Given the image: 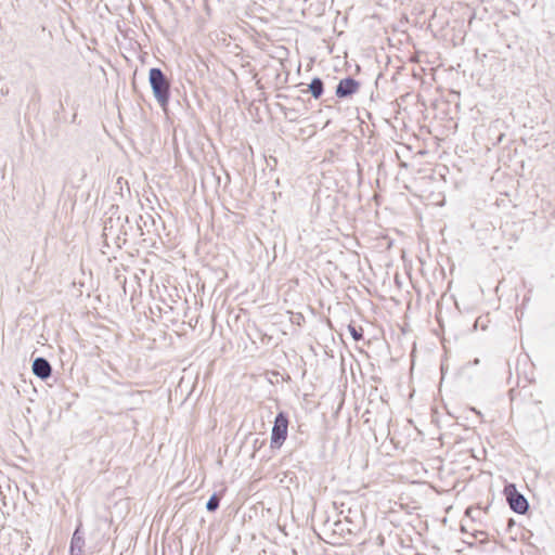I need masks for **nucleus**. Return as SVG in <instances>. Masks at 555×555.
<instances>
[{"label": "nucleus", "instance_id": "obj_1", "mask_svg": "<svg viewBox=\"0 0 555 555\" xmlns=\"http://www.w3.org/2000/svg\"><path fill=\"white\" fill-rule=\"evenodd\" d=\"M149 79L157 102L163 107H166L170 95V83L168 79L159 68H151Z\"/></svg>", "mask_w": 555, "mask_h": 555}, {"label": "nucleus", "instance_id": "obj_2", "mask_svg": "<svg viewBox=\"0 0 555 555\" xmlns=\"http://www.w3.org/2000/svg\"><path fill=\"white\" fill-rule=\"evenodd\" d=\"M504 494L509 508L519 515H526L530 505L527 498L517 490L516 485L507 482L504 487Z\"/></svg>", "mask_w": 555, "mask_h": 555}, {"label": "nucleus", "instance_id": "obj_3", "mask_svg": "<svg viewBox=\"0 0 555 555\" xmlns=\"http://www.w3.org/2000/svg\"><path fill=\"white\" fill-rule=\"evenodd\" d=\"M31 538L16 532L11 537L5 548L10 555H34L35 550L30 544Z\"/></svg>", "mask_w": 555, "mask_h": 555}, {"label": "nucleus", "instance_id": "obj_4", "mask_svg": "<svg viewBox=\"0 0 555 555\" xmlns=\"http://www.w3.org/2000/svg\"><path fill=\"white\" fill-rule=\"evenodd\" d=\"M289 418H274V424L271 430V449H280L287 438Z\"/></svg>", "mask_w": 555, "mask_h": 555}, {"label": "nucleus", "instance_id": "obj_5", "mask_svg": "<svg viewBox=\"0 0 555 555\" xmlns=\"http://www.w3.org/2000/svg\"><path fill=\"white\" fill-rule=\"evenodd\" d=\"M85 532L82 521L79 519L76 524L75 530L73 532L70 542H69V555H85Z\"/></svg>", "mask_w": 555, "mask_h": 555}, {"label": "nucleus", "instance_id": "obj_6", "mask_svg": "<svg viewBox=\"0 0 555 555\" xmlns=\"http://www.w3.org/2000/svg\"><path fill=\"white\" fill-rule=\"evenodd\" d=\"M359 89V83L352 78H346L339 81L336 95L339 98H345L353 94Z\"/></svg>", "mask_w": 555, "mask_h": 555}, {"label": "nucleus", "instance_id": "obj_7", "mask_svg": "<svg viewBox=\"0 0 555 555\" xmlns=\"http://www.w3.org/2000/svg\"><path fill=\"white\" fill-rule=\"evenodd\" d=\"M33 372L40 378H48L51 375V365L43 358H37L33 363Z\"/></svg>", "mask_w": 555, "mask_h": 555}, {"label": "nucleus", "instance_id": "obj_8", "mask_svg": "<svg viewBox=\"0 0 555 555\" xmlns=\"http://www.w3.org/2000/svg\"><path fill=\"white\" fill-rule=\"evenodd\" d=\"M403 422V429L408 438L412 437V431H415L417 435H424L423 431L418 428V426L414 423L413 418H401Z\"/></svg>", "mask_w": 555, "mask_h": 555}, {"label": "nucleus", "instance_id": "obj_9", "mask_svg": "<svg viewBox=\"0 0 555 555\" xmlns=\"http://www.w3.org/2000/svg\"><path fill=\"white\" fill-rule=\"evenodd\" d=\"M386 426H387V437H389L391 442L395 443L396 434H397L398 426H399L398 418H392V417L387 418Z\"/></svg>", "mask_w": 555, "mask_h": 555}, {"label": "nucleus", "instance_id": "obj_10", "mask_svg": "<svg viewBox=\"0 0 555 555\" xmlns=\"http://www.w3.org/2000/svg\"><path fill=\"white\" fill-rule=\"evenodd\" d=\"M309 90L315 99H319L323 93V82L320 78H314L309 85Z\"/></svg>", "mask_w": 555, "mask_h": 555}, {"label": "nucleus", "instance_id": "obj_11", "mask_svg": "<svg viewBox=\"0 0 555 555\" xmlns=\"http://www.w3.org/2000/svg\"><path fill=\"white\" fill-rule=\"evenodd\" d=\"M220 506V496L217 492H214L208 501L206 502V509L209 513H215Z\"/></svg>", "mask_w": 555, "mask_h": 555}, {"label": "nucleus", "instance_id": "obj_12", "mask_svg": "<svg viewBox=\"0 0 555 555\" xmlns=\"http://www.w3.org/2000/svg\"><path fill=\"white\" fill-rule=\"evenodd\" d=\"M348 332L350 333V335L352 336V338L356 341L363 339V327L362 326H356L354 324H349Z\"/></svg>", "mask_w": 555, "mask_h": 555}, {"label": "nucleus", "instance_id": "obj_13", "mask_svg": "<svg viewBox=\"0 0 555 555\" xmlns=\"http://www.w3.org/2000/svg\"><path fill=\"white\" fill-rule=\"evenodd\" d=\"M516 525L514 518L509 517L506 519V531H512V528Z\"/></svg>", "mask_w": 555, "mask_h": 555}, {"label": "nucleus", "instance_id": "obj_14", "mask_svg": "<svg viewBox=\"0 0 555 555\" xmlns=\"http://www.w3.org/2000/svg\"><path fill=\"white\" fill-rule=\"evenodd\" d=\"M351 422H352V418H351V417H348V418H347V425H348V427H350V426H351Z\"/></svg>", "mask_w": 555, "mask_h": 555}, {"label": "nucleus", "instance_id": "obj_15", "mask_svg": "<svg viewBox=\"0 0 555 555\" xmlns=\"http://www.w3.org/2000/svg\"><path fill=\"white\" fill-rule=\"evenodd\" d=\"M365 423H366V424H369L370 428L372 427V426H371V418H370V417H366V418H365Z\"/></svg>", "mask_w": 555, "mask_h": 555}, {"label": "nucleus", "instance_id": "obj_16", "mask_svg": "<svg viewBox=\"0 0 555 555\" xmlns=\"http://www.w3.org/2000/svg\"><path fill=\"white\" fill-rule=\"evenodd\" d=\"M439 418L431 417V423H438Z\"/></svg>", "mask_w": 555, "mask_h": 555}]
</instances>
